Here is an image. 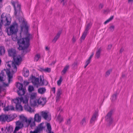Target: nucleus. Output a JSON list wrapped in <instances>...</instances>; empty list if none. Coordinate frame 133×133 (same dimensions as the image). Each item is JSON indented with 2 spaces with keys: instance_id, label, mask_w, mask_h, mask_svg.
Returning a JSON list of instances; mask_svg holds the SVG:
<instances>
[{
  "instance_id": "1",
  "label": "nucleus",
  "mask_w": 133,
  "mask_h": 133,
  "mask_svg": "<svg viewBox=\"0 0 133 133\" xmlns=\"http://www.w3.org/2000/svg\"><path fill=\"white\" fill-rule=\"evenodd\" d=\"M17 27L18 24L16 22H14L10 27L6 28L5 31L8 35H12V38L13 41H17V43L19 45L18 49L19 50H23L22 55H24L30 50V49L28 48L30 45V38L32 35L28 33V26L24 22H23L21 25L20 38L19 39L16 35L18 30Z\"/></svg>"
},
{
  "instance_id": "2",
  "label": "nucleus",
  "mask_w": 133,
  "mask_h": 133,
  "mask_svg": "<svg viewBox=\"0 0 133 133\" xmlns=\"http://www.w3.org/2000/svg\"><path fill=\"white\" fill-rule=\"evenodd\" d=\"M11 3L14 8V15L17 18H19L21 17L22 14V11L21 10V4L18 1L15 2L13 0L11 1Z\"/></svg>"
},
{
  "instance_id": "3",
  "label": "nucleus",
  "mask_w": 133,
  "mask_h": 133,
  "mask_svg": "<svg viewBox=\"0 0 133 133\" xmlns=\"http://www.w3.org/2000/svg\"><path fill=\"white\" fill-rule=\"evenodd\" d=\"M17 69V67H9V69L6 70V72L8 77L9 83L12 81L11 79L13 77L11 73H14L16 71Z\"/></svg>"
},
{
  "instance_id": "4",
  "label": "nucleus",
  "mask_w": 133,
  "mask_h": 133,
  "mask_svg": "<svg viewBox=\"0 0 133 133\" xmlns=\"http://www.w3.org/2000/svg\"><path fill=\"white\" fill-rule=\"evenodd\" d=\"M113 113V110H111L108 112L105 117V121L109 125H110L112 122L113 118L112 117V115Z\"/></svg>"
},
{
  "instance_id": "5",
  "label": "nucleus",
  "mask_w": 133,
  "mask_h": 133,
  "mask_svg": "<svg viewBox=\"0 0 133 133\" xmlns=\"http://www.w3.org/2000/svg\"><path fill=\"white\" fill-rule=\"evenodd\" d=\"M92 25V23L91 22H89L86 25L85 30L81 38V41L82 40H83L84 39L87 35L88 31L90 29Z\"/></svg>"
},
{
  "instance_id": "6",
  "label": "nucleus",
  "mask_w": 133,
  "mask_h": 133,
  "mask_svg": "<svg viewBox=\"0 0 133 133\" xmlns=\"http://www.w3.org/2000/svg\"><path fill=\"white\" fill-rule=\"evenodd\" d=\"M41 120V116L39 115L38 114H36L35 115L34 118V121L30 125V127L32 128H33V127H34L35 125V121L37 122H39Z\"/></svg>"
},
{
  "instance_id": "7",
  "label": "nucleus",
  "mask_w": 133,
  "mask_h": 133,
  "mask_svg": "<svg viewBox=\"0 0 133 133\" xmlns=\"http://www.w3.org/2000/svg\"><path fill=\"white\" fill-rule=\"evenodd\" d=\"M22 53L21 54V56H16V57H14V58H13L14 59V62H15V65H16L18 66L21 63L22 61V58L21 57H23L25 54L24 55H22V51H23V50H22Z\"/></svg>"
},
{
  "instance_id": "8",
  "label": "nucleus",
  "mask_w": 133,
  "mask_h": 133,
  "mask_svg": "<svg viewBox=\"0 0 133 133\" xmlns=\"http://www.w3.org/2000/svg\"><path fill=\"white\" fill-rule=\"evenodd\" d=\"M16 126L13 133H16V131L22 128L23 127V124L19 121H17L16 123Z\"/></svg>"
},
{
  "instance_id": "9",
  "label": "nucleus",
  "mask_w": 133,
  "mask_h": 133,
  "mask_svg": "<svg viewBox=\"0 0 133 133\" xmlns=\"http://www.w3.org/2000/svg\"><path fill=\"white\" fill-rule=\"evenodd\" d=\"M1 23L3 24L6 22V23L5 24V26L9 25L10 23L11 22L8 20L7 17L6 16H4L3 14L1 15Z\"/></svg>"
},
{
  "instance_id": "10",
  "label": "nucleus",
  "mask_w": 133,
  "mask_h": 133,
  "mask_svg": "<svg viewBox=\"0 0 133 133\" xmlns=\"http://www.w3.org/2000/svg\"><path fill=\"white\" fill-rule=\"evenodd\" d=\"M8 52L9 56L12 57L13 58L16 57V52L15 49L13 48L9 49L8 51Z\"/></svg>"
},
{
  "instance_id": "11",
  "label": "nucleus",
  "mask_w": 133,
  "mask_h": 133,
  "mask_svg": "<svg viewBox=\"0 0 133 133\" xmlns=\"http://www.w3.org/2000/svg\"><path fill=\"white\" fill-rule=\"evenodd\" d=\"M98 110H95L93 114L92 117L90 119V124H94L95 122V121L96 120L97 118L98 117Z\"/></svg>"
},
{
  "instance_id": "12",
  "label": "nucleus",
  "mask_w": 133,
  "mask_h": 133,
  "mask_svg": "<svg viewBox=\"0 0 133 133\" xmlns=\"http://www.w3.org/2000/svg\"><path fill=\"white\" fill-rule=\"evenodd\" d=\"M14 102L16 104V108L17 110H19L21 111L23 110V107L20 104V103L19 102L18 99H16L14 100Z\"/></svg>"
},
{
  "instance_id": "13",
  "label": "nucleus",
  "mask_w": 133,
  "mask_h": 133,
  "mask_svg": "<svg viewBox=\"0 0 133 133\" xmlns=\"http://www.w3.org/2000/svg\"><path fill=\"white\" fill-rule=\"evenodd\" d=\"M31 82L34 85L37 86H38L39 78H36L35 76H32L31 78Z\"/></svg>"
},
{
  "instance_id": "14",
  "label": "nucleus",
  "mask_w": 133,
  "mask_h": 133,
  "mask_svg": "<svg viewBox=\"0 0 133 133\" xmlns=\"http://www.w3.org/2000/svg\"><path fill=\"white\" fill-rule=\"evenodd\" d=\"M37 102L39 104L44 106L46 102V98L44 97L39 98L37 100Z\"/></svg>"
},
{
  "instance_id": "15",
  "label": "nucleus",
  "mask_w": 133,
  "mask_h": 133,
  "mask_svg": "<svg viewBox=\"0 0 133 133\" xmlns=\"http://www.w3.org/2000/svg\"><path fill=\"white\" fill-rule=\"evenodd\" d=\"M8 118V117L7 115L2 114L0 115V121L3 122L7 121Z\"/></svg>"
},
{
  "instance_id": "16",
  "label": "nucleus",
  "mask_w": 133,
  "mask_h": 133,
  "mask_svg": "<svg viewBox=\"0 0 133 133\" xmlns=\"http://www.w3.org/2000/svg\"><path fill=\"white\" fill-rule=\"evenodd\" d=\"M43 124L42 123H41L37 127L36 129H35L38 132L42 131L43 129H45V127L43 126Z\"/></svg>"
},
{
  "instance_id": "17",
  "label": "nucleus",
  "mask_w": 133,
  "mask_h": 133,
  "mask_svg": "<svg viewBox=\"0 0 133 133\" xmlns=\"http://www.w3.org/2000/svg\"><path fill=\"white\" fill-rule=\"evenodd\" d=\"M86 118L85 117H84L82 118L80 122V124L81 127H84L86 125Z\"/></svg>"
},
{
  "instance_id": "18",
  "label": "nucleus",
  "mask_w": 133,
  "mask_h": 133,
  "mask_svg": "<svg viewBox=\"0 0 133 133\" xmlns=\"http://www.w3.org/2000/svg\"><path fill=\"white\" fill-rule=\"evenodd\" d=\"M8 66H16L15 62L12 61H9L6 63Z\"/></svg>"
},
{
  "instance_id": "19",
  "label": "nucleus",
  "mask_w": 133,
  "mask_h": 133,
  "mask_svg": "<svg viewBox=\"0 0 133 133\" xmlns=\"http://www.w3.org/2000/svg\"><path fill=\"white\" fill-rule=\"evenodd\" d=\"M61 33V31H59L57 33L56 36H55L52 40V41L55 43L57 39L59 38L60 35Z\"/></svg>"
},
{
  "instance_id": "20",
  "label": "nucleus",
  "mask_w": 133,
  "mask_h": 133,
  "mask_svg": "<svg viewBox=\"0 0 133 133\" xmlns=\"http://www.w3.org/2000/svg\"><path fill=\"white\" fill-rule=\"evenodd\" d=\"M102 50L101 48L100 47L96 51L95 54V56L96 58H97L98 59L99 57Z\"/></svg>"
},
{
  "instance_id": "21",
  "label": "nucleus",
  "mask_w": 133,
  "mask_h": 133,
  "mask_svg": "<svg viewBox=\"0 0 133 133\" xmlns=\"http://www.w3.org/2000/svg\"><path fill=\"white\" fill-rule=\"evenodd\" d=\"M37 96V94L36 93H32L31 94L30 98V102H31V100L35 99Z\"/></svg>"
},
{
  "instance_id": "22",
  "label": "nucleus",
  "mask_w": 133,
  "mask_h": 133,
  "mask_svg": "<svg viewBox=\"0 0 133 133\" xmlns=\"http://www.w3.org/2000/svg\"><path fill=\"white\" fill-rule=\"evenodd\" d=\"M94 53V52H92L91 55L89 57V58L87 60L85 63V65L84 66H87L89 64L91 60V59L92 57L93 56Z\"/></svg>"
},
{
  "instance_id": "23",
  "label": "nucleus",
  "mask_w": 133,
  "mask_h": 133,
  "mask_svg": "<svg viewBox=\"0 0 133 133\" xmlns=\"http://www.w3.org/2000/svg\"><path fill=\"white\" fill-rule=\"evenodd\" d=\"M5 49L4 46H0V56L3 55L5 52Z\"/></svg>"
},
{
  "instance_id": "24",
  "label": "nucleus",
  "mask_w": 133,
  "mask_h": 133,
  "mask_svg": "<svg viewBox=\"0 0 133 133\" xmlns=\"http://www.w3.org/2000/svg\"><path fill=\"white\" fill-rule=\"evenodd\" d=\"M17 93L19 96H21L25 94V91L24 89H22L19 90L17 91Z\"/></svg>"
},
{
  "instance_id": "25",
  "label": "nucleus",
  "mask_w": 133,
  "mask_h": 133,
  "mask_svg": "<svg viewBox=\"0 0 133 133\" xmlns=\"http://www.w3.org/2000/svg\"><path fill=\"white\" fill-rule=\"evenodd\" d=\"M46 90L45 88H39L38 89V92L39 93L42 94L45 92Z\"/></svg>"
},
{
  "instance_id": "26",
  "label": "nucleus",
  "mask_w": 133,
  "mask_h": 133,
  "mask_svg": "<svg viewBox=\"0 0 133 133\" xmlns=\"http://www.w3.org/2000/svg\"><path fill=\"white\" fill-rule=\"evenodd\" d=\"M24 109L26 110L29 112H32V108L31 107L28 105V104H26L24 106Z\"/></svg>"
},
{
  "instance_id": "27",
  "label": "nucleus",
  "mask_w": 133,
  "mask_h": 133,
  "mask_svg": "<svg viewBox=\"0 0 133 133\" xmlns=\"http://www.w3.org/2000/svg\"><path fill=\"white\" fill-rule=\"evenodd\" d=\"M41 115L45 119H46L48 117V115L47 113L42 111L41 113Z\"/></svg>"
},
{
  "instance_id": "28",
  "label": "nucleus",
  "mask_w": 133,
  "mask_h": 133,
  "mask_svg": "<svg viewBox=\"0 0 133 133\" xmlns=\"http://www.w3.org/2000/svg\"><path fill=\"white\" fill-rule=\"evenodd\" d=\"M5 129H6L8 132L9 133H11L13 130V128L12 126H10L8 127H5Z\"/></svg>"
},
{
  "instance_id": "29",
  "label": "nucleus",
  "mask_w": 133,
  "mask_h": 133,
  "mask_svg": "<svg viewBox=\"0 0 133 133\" xmlns=\"http://www.w3.org/2000/svg\"><path fill=\"white\" fill-rule=\"evenodd\" d=\"M8 118L7 119V122H9L12 121L15 118L14 116L12 115H8Z\"/></svg>"
},
{
  "instance_id": "30",
  "label": "nucleus",
  "mask_w": 133,
  "mask_h": 133,
  "mask_svg": "<svg viewBox=\"0 0 133 133\" xmlns=\"http://www.w3.org/2000/svg\"><path fill=\"white\" fill-rule=\"evenodd\" d=\"M16 87L19 89V90L22 89L23 88V85L22 84L19 83H17L16 85Z\"/></svg>"
},
{
  "instance_id": "31",
  "label": "nucleus",
  "mask_w": 133,
  "mask_h": 133,
  "mask_svg": "<svg viewBox=\"0 0 133 133\" xmlns=\"http://www.w3.org/2000/svg\"><path fill=\"white\" fill-rule=\"evenodd\" d=\"M69 67H65L61 72L62 74V75H64L65 74L67 70L69 69Z\"/></svg>"
},
{
  "instance_id": "32",
  "label": "nucleus",
  "mask_w": 133,
  "mask_h": 133,
  "mask_svg": "<svg viewBox=\"0 0 133 133\" xmlns=\"http://www.w3.org/2000/svg\"><path fill=\"white\" fill-rule=\"evenodd\" d=\"M114 17V16H111L110 18L108 19L105 21L104 23V24H105L109 22L110 21H111L113 19Z\"/></svg>"
},
{
  "instance_id": "33",
  "label": "nucleus",
  "mask_w": 133,
  "mask_h": 133,
  "mask_svg": "<svg viewBox=\"0 0 133 133\" xmlns=\"http://www.w3.org/2000/svg\"><path fill=\"white\" fill-rule=\"evenodd\" d=\"M112 70L111 69H110L108 70H107L105 74V76L106 77H108L110 74V73L112 72Z\"/></svg>"
},
{
  "instance_id": "34",
  "label": "nucleus",
  "mask_w": 133,
  "mask_h": 133,
  "mask_svg": "<svg viewBox=\"0 0 133 133\" xmlns=\"http://www.w3.org/2000/svg\"><path fill=\"white\" fill-rule=\"evenodd\" d=\"M115 26L114 25H111L109 28L108 30L110 32H112L114 30Z\"/></svg>"
},
{
  "instance_id": "35",
  "label": "nucleus",
  "mask_w": 133,
  "mask_h": 133,
  "mask_svg": "<svg viewBox=\"0 0 133 133\" xmlns=\"http://www.w3.org/2000/svg\"><path fill=\"white\" fill-rule=\"evenodd\" d=\"M62 90L61 88H59L58 89L57 92V96H60V95L62 94Z\"/></svg>"
},
{
  "instance_id": "36",
  "label": "nucleus",
  "mask_w": 133,
  "mask_h": 133,
  "mask_svg": "<svg viewBox=\"0 0 133 133\" xmlns=\"http://www.w3.org/2000/svg\"><path fill=\"white\" fill-rule=\"evenodd\" d=\"M29 75V71L28 70H26L24 73V76L25 77H27Z\"/></svg>"
},
{
  "instance_id": "37",
  "label": "nucleus",
  "mask_w": 133,
  "mask_h": 133,
  "mask_svg": "<svg viewBox=\"0 0 133 133\" xmlns=\"http://www.w3.org/2000/svg\"><path fill=\"white\" fill-rule=\"evenodd\" d=\"M47 129L49 131H51V128L50 124L48 123L46 124Z\"/></svg>"
},
{
  "instance_id": "38",
  "label": "nucleus",
  "mask_w": 133,
  "mask_h": 133,
  "mask_svg": "<svg viewBox=\"0 0 133 133\" xmlns=\"http://www.w3.org/2000/svg\"><path fill=\"white\" fill-rule=\"evenodd\" d=\"M117 94H114L112 96V101H115L116 99Z\"/></svg>"
},
{
  "instance_id": "39",
  "label": "nucleus",
  "mask_w": 133,
  "mask_h": 133,
  "mask_svg": "<svg viewBox=\"0 0 133 133\" xmlns=\"http://www.w3.org/2000/svg\"><path fill=\"white\" fill-rule=\"evenodd\" d=\"M40 57V55L38 54H37L35 56V60L37 61L39 59Z\"/></svg>"
},
{
  "instance_id": "40",
  "label": "nucleus",
  "mask_w": 133,
  "mask_h": 133,
  "mask_svg": "<svg viewBox=\"0 0 133 133\" xmlns=\"http://www.w3.org/2000/svg\"><path fill=\"white\" fill-rule=\"evenodd\" d=\"M34 89V87L33 86L30 85L28 87V90L29 92H31L33 91Z\"/></svg>"
},
{
  "instance_id": "41",
  "label": "nucleus",
  "mask_w": 133,
  "mask_h": 133,
  "mask_svg": "<svg viewBox=\"0 0 133 133\" xmlns=\"http://www.w3.org/2000/svg\"><path fill=\"white\" fill-rule=\"evenodd\" d=\"M4 72H2V73H0V81H3V78L4 76Z\"/></svg>"
},
{
  "instance_id": "42",
  "label": "nucleus",
  "mask_w": 133,
  "mask_h": 133,
  "mask_svg": "<svg viewBox=\"0 0 133 133\" xmlns=\"http://www.w3.org/2000/svg\"><path fill=\"white\" fill-rule=\"evenodd\" d=\"M62 81V77H61L57 81V84L58 85H60Z\"/></svg>"
},
{
  "instance_id": "43",
  "label": "nucleus",
  "mask_w": 133,
  "mask_h": 133,
  "mask_svg": "<svg viewBox=\"0 0 133 133\" xmlns=\"http://www.w3.org/2000/svg\"><path fill=\"white\" fill-rule=\"evenodd\" d=\"M38 85L39 86H43V85H44L45 84L44 83V80H43V81H40L39 82H38Z\"/></svg>"
},
{
  "instance_id": "44",
  "label": "nucleus",
  "mask_w": 133,
  "mask_h": 133,
  "mask_svg": "<svg viewBox=\"0 0 133 133\" xmlns=\"http://www.w3.org/2000/svg\"><path fill=\"white\" fill-rule=\"evenodd\" d=\"M57 119L58 121L59 122V123H60L63 120V119L61 117V116L59 115L57 117Z\"/></svg>"
},
{
  "instance_id": "45",
  "label": "nucleus",
  "mask_w": 133,
  "mask_h": 133,
  "mask_svg": "<svg viewBox=\"0 0 133 133\" xmlns=\"http://www.w3.org/2000/svg\"><path fill=\"white\" fill-rule=\"evenodd\" d=\"M51 71V69L49 68H47L44 69V71L49 72Z\"/></svg>"
},
{
  "instance_id": "46",
  "label": "nucleus",
  "mask_w": 133,
  "mask_h": 133,
  "mask_svg": "<svg viewBox=\"0 0 133 133\" xmlns=\"http://www.w3.org/2000/svg\"><path fill=\"white\" fill-rule=\"evenodd\" d=\"M72 65L73 66H77L78 65V64L77 61H75L72 64Z\"/></svg>"
},
{
  "instance_id": "47",
  "label": "nucleus",
  "mask_w": 133,
  "mask_h": 133,
  "mask_svg": "<svg viewBox=\"0 0 133 133\" xmlns=\"http://www.w3.org/2000/svg\"><path fill=\"white\" fill-rule=\"evenodd\" d=\"M31 122V119L28 120L27 119V121L26 122H25L27 124V126L28 127L30 124V123Z\"/></svg>"
},
{
  "instance_id": "48",
  "label": "nucleus",
  "mask_w": 133,
  "mask_h": 133,
  "mask_svg": "<svg viewBox=\"0 0 133 133\" xmlns=\"http://www.w3.org/2000/svg\"><path fill=\"white\" fill-rule=\"evenodd\" d=\"M71 123V119H68L66 122V124L67 125H69Z\"/></svg>"
},
{
  "instance_id": "49",
  "label": "nucleus",
  "mask_w": 133,
  "mask_h": 133,
  "mask_svg": "<svg viewBox=\"0 0 133 133\" xmlns=\"http://www.w3.org/2000/svg\"><path fill=\"white\" fill-rule=\"evenodd\" d=\"M4 111H8L10 110V109L9 108V107L8 106H7L6 107L4 108L3 109Z\"/></svg>"
},
{
  "instance_id": "50",
  "label": "nucleus",
  "mask_w": 133,
  "mask_h": 133,
  "mask_svg": "<svg viewBox=\"0 0 133 133\" xmlns=\"http://www.w3.org/2000/svg\"><path fill=\"white\" fill-rule=\"evenodd\" d=\"M5 104L3 102H0V106L2 107L3 108L5 107Z\"/></svg>"
},
{
  "instance_id": "51",
  "label": "nucleus",
  "mask_w": 133,
  "mask_h": 133,
  "mask_svg": "<svg viewBox=\"0 0 133 133\" xmlns=\"http://www.w3.org/2000/svg\"><path fill=\"white\" fill-rule=\"evenodd\" d=\"M60 97V96H56V101L57 102H58L59 101Z\"/></svg>"
},
{
  "instance_id": "52",
  "label": "nucleus",
  "mask_w": 133,
  "mask_h": 133,
  "mask_svg": "<svg viewBox=\"0 0 133 133\" xmlns=\"http://www.w3.org/2000/svg\"><path fill=\"white\" fill-rule=\"evenodd\" d=\"M57 111H60V112H62L63 111L62 109L61 108V107L58 108L57 109Z\"/></svg>"
},
{
  "instance_id": "53",
  "label": "nucleus",
  "mask_w": 133,
  "mask_h": 133,
  "mask_svg": "<svg viewBox=\"0 0 133 133\" xmlns=\"http://www.w3.org/2000/svg\"><path fill=\"white\" fill-rule=\"evenodd\" d=\"M37 100H34L33 101V103L31 104H32L34 106H36L37 104Z\"/></svg>"
},
{
  "instance_id": "54",
  "label": "nucleus",
  "mask_w": 133,
  "mask_h": 133,
  "mask_svg": "<svg viewBox=\"0 0 133 133\" xmlns=\"http://www.w3.org/2000/svg\"><path fill=\"white\" fill-rule=\"evenodd\" d=\"M112 45L111 44H110V45H109L107 48V49L108 50H110L111 49V48H112Z\"/></svg>"
},
{
  "instance_id": "55",
  "label": "nucleus",
  "mask_w": 133,
  "mask_h": 133,
  "mask_svg": "<svg viewBox=\"0 0 133 133\" xmlns=\"http://www.w3.org/2000/svg\"><path fill=\"white\" fill-rule=\"evenodd\" d=\"M38 132L35 129L34 131H31L30 132V133H38Z\"/></svg>"
},
{
  "instance_id": "56",
  "label": "nucleus",
  "mask_w": 133,
  "mask_h": 133,
  "mask_svg": "<svg viewBox=\"0 0 133 133\" xmlns=\"http://www.w3.org/2000/svg\"><path fill=\"white\" fill-rule=\"evenodd\" d=\"M24 84L26 86L27 85L29 84V82H28L25 81H24Z\"/></svg>"
},
{
  "instance_id": "57",
  "label": "nucleus",
  "mask_w": 133,
  "mask_h": 133,
  "mask_svg": "<svg viewBox=\"0 0 133 133\" xmlns=\"http://www.w3.org/2000/svg\"><path fill=\"white\" fill-rule=\"evenodd\" d=\"M10 110H14V108L13 106H11L9 107Z\"/></svg>"
},
{
  "instance_id": "58",
  "label": "nucleus",
  "mask_w": 133,
  "mask_h": 133,
  "mask_svg": "<svg viewBox=\"0 0 133 133\" xmlns=\"http://www.w3.org/2000/svg\"><path fill=\"white\" fill-rule=\"evenodd\" d=\"M8 131L6 129H5V130L3 132H2V131H0L1 133H7Z\"/></svg>"
},
{
  "instance_id": "59",
  "label": "nucleus",
  "mask_w": 133,
  "mask_h": 133,
  "mask_svg": "<svg viewBox=\"0 0 133 133\" xmlns=\"http://www.w3.org/2000/svg\"><path fill=\"white\" fill-rule=\"evenodd\" d=\"M27 118L24 117L23 118V121L25 122H26L27 121Z\"/></svg>"
},
{
  "instance_id": "60",
  "label": "nucleus",
  "mask_w": 133,
  "mask_h": 133,
  "mask_svg": "<svg viewBox=\"0 0 133 133\" xmlns=\"http://www.w3.org/2000/svg\"><path fill=\"white\" fill-rule=\"evenodd\" d=\"M52 91L53 92L54 94H55V87H54L52 88Z\"/></svg>"
},
{
  "instance_id": "61",
  "label": "nucleus",
  "mask_w": 133,
  "mask_h": 133,
  "mask_svg": "<svg viewBox=\"0 0 133 133\" xmlns=\"http://www.w3.org/2000/svg\"><path fill=\"white\" fill-rule=\"evenodd\" d=\"M124 50V49L122 48L121 49H120L119 51V53H122V52Z\"/></svg>"
},
{
  "instance_id": "62",
  "label": "nucleus",
  "mask_w": 133,
  "mask_h": 133,
  "mask_svg": "<svg viewBox=\"0 0 133 133\" xmlns=\"http://www.w3.org/2000/svg\"><path fill=\"white\" fill-rule=\"evenodd\" d=\"M103 6V5L100 4L99 6V8L100 9H102Z\"/></svg>"
},
{
  "instance_id": "63",
  "label": "nucleus",
  "mask_w": 133,
  "mask_h": 133,
  "mask_svg": "<svg viewBox=\"0 0 133 133\" xmlns=\"http://www.w3.org/2000/svg\"><path fill=\"white\" fill-rule=\"evenodd\" d=\"M76 41V39L74 37H73L72 38V42H75Z\"/></svg>"
},
{
  "instance_id": "64",
  "label": "nucleus",
  "mask_w": 133,
  "mask_h": 133,
  "mask_svg": "<svg viewBox=\"0 0 133 133\" xmlns=\"http://www.w3.org/2000/svg\"><path fill=\"white\" fill-rule=\"evenodd\" d=\"M55 62L53 61V62H52L50 64V66L54 65V64H55Z\"/></svg>"
}]
</instances>
